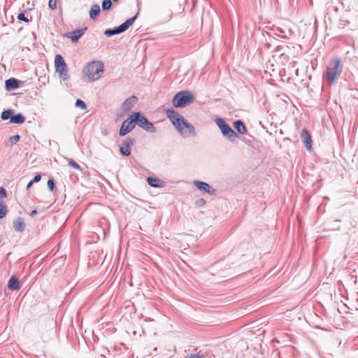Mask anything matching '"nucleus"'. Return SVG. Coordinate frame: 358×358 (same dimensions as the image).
<instances>
[{"mask_svg": "<svg viewBox=\"0 0 358 358\" xmlns=\"http://www.w3.org/2000/svg\"><path fill=\"white\" fill-rule=\"evenodd\" d=\"M194 101V96L189 90H182L176 93L172 100L176 108H184Z\"/></svg>", "mask_w": 358, "mask_h": 358, "instance_id": "4", "label": "nucleus"}, {"mask_svg": "<svg viewBox=\"0 0 358 358\" xmlns=\"http://www.w3.org/2000/svg\"><path fill=\"white\" fill-rule=\"evenodd\" d=\"M301 138L305 147L307 150H310L312 149V139L311 136L306 129H303L301 134Z\"/></svg>", "mask_w": 358, "mask_h": 358, "instance_id": "13", "label": "nucleus"}, {"mask_svg": "<svg viewBox=\"0 0 358 358\" xmlns=\"http://www.w3.org/2000/svg\"><path fill=\"white\" fill-rule=\"evenodd\" d=\"M24 121H25V117L21 113H17L15 115L13 114L12 117L10 118V122L12 124H23L24 122Z\"/></svg>", "mask_w": 358, "mask_h": 358, "instance_id": "20", "label": "nucleus"}, {"mask_svg": "<svg viewBox=\"0 0 358 358\" xmlns=\"http://www.w3.org/2000/svg\"><path fill=\"white\" fill-rule=\"evenodd\" d=\"M13 114L12 109L4 110L1 114V118L3 120H10Z\"/></svg>", "mask_w": 358, "mask_h": 358, "instance_id": "23", "label": "nucleus"}, {"mask_svg": "<svg viewBox=\"0 0 358 358\" xmlns=\"http://www.w3.org/2000/svg\"><path fill=\"white\" fill-rule=\"evenodd\" d=\"M13 228L16 231L22 232L25 229L26 224L22 217H17L13 221Z\"/></svg>", "mask_w": 358, "mask_h": 358, "instance_id": "17", "label": "nucleus"}, {"mask_svg": "<svg viewBox=\"0 0 358 358\" xmlns=\"http://www.w3.org/2000/svg\"><path fill=\"white\" fill-rule=\"evenodd\" d=\"M75 106L76 108H80L83 110L87 109L86 103L81 99H78L75 103Z\"/></svg>", "mask_w": 358, "mask_h": 358, "instance_id": "26", "label": "nucleus"}, {"mask_svg": "<svg viewBox=\"0 0 358 358\" xmlns=\"http://www.w3.org/2000/svg\"><path fill=\"white\" fill-rule=\"evenodd\" d=\"M34 184V181H29V182L27 184V189H29Z\"/></svg>", "mask_w": 358, "mask_h": 358, "instance_id": "35", "label": "nucleus"}, {"mask_svg": "<svg viewBox=\"0 0 358 358\" xmlns=\"http://www.w3.org/2000/svg\"><path fill=\"white\" fill-rule=\"evenodd\" d=\"M233 125H234V129L240 134H244L247 132V128H246L244 122L242 120H238L234 121L233 123Z\"/></svg>", "mask_w": 358, "mask_h": 358, "instance_id": "18", "label": "nucleus"}, {"mask_svg": "<svg viewBox=\"0 0 358 358\" xmlns=\"http://www.w3.org/2000/svg\"><path fill=\"white\" fill-rule=\"evenodd\" d=\"M136 124V117L131 115L127 120H125L120 127L119 135L124 136L131 132Z\"/></svg>", "mask_w": 358, "mask_h": 358, "instance_id": "9", "label": "nucleus"}, {"mask_svg": "<svg viewBox=\"0 0 358 358\" xmlns=\"http://www.w3.org/2000/svg\"><path fill=\"white\" fill-rule=\"evenodd\" d=\"M133 117H136V124L145 131L150 133H155L156 131V129L153 124L140 112L134 113Z\"/></svg>", "mask_w": 358, "mask_h": 358, "instance_id": "8", "label": "nucleus"}, {"mask_svg": "<svg viewBox=\"0 0 358 358\" xmlns=\"http://www.w3.org/2000/svg\"><path fill=\"white\" fill-rule=\"evenodd\" d=\"M206 203V201L204 199H199L197 201H196V204L199 206H201L203 205H204Z\"/></svg>", "mask_w": 358, "mask_h": 358, "instance_id": "34", "label": "nucleus"}, {"mask_svg": "<svg viewBox=\"0 0 358 358\" xmlns=\"http://www.w3.org/2000/svg\"><path fill=\"white\" fill-rule=\"evenodd\" d=\"M343 66L340 58L336 57L327 66L325 73L327 80L329 84H334L342 72Z\"/></svg>", "mask_w": 358, "mask_h": 358, "instance_id": "3", "label": "nucleus"}, {"mask_svg": "<svg viewBox=\"0 0 358 358\" xmlns=\"http://www.w3.org/2000/svg\"><path fill=\"white\" fill-rule=\"evenodd\" d=\"M147 182L149 185L153 187H162L164 184V182L162 180L153 177H148L147 178Z\"/></svg>", "mask_w": 358, "mask_h": 358, "instance_id": "19", "label": "nucleus"}, {"mask_svg": "<svg viewBox=\"0 0 358 358\" xmlns=\"http://www.w3.org/2000/svg\"><path fill=\"white\" fill-rule=\"evenodd\" d=\"M48 6L52 10H55L57 8V0H49Z\"/></svg>", "mask_w": 358, "mask_h": 358, "instance_id": "31", "label": "nucleus"}, {"mask_svg": "<svg viewBox=\"0 0 358 358\" xmlns=\"http://www.w3.org/2000/svg\"><path fill=\"white\" fill-rule=\"evenodd\" d=\"M55 67L56 72L59 73V77L63 80L69 78L66 64L61 55H57L55 57Z\"/></svg>", "mask_w": 358, "mask_h": 358, "instance_id": "7", "label": "nucleus"}, {"mask_svg": "<svg viewBox=\"0 0 358 358\" xmlns=\"http://www.w3.org/2000/svg\"><path fill=\"white\" fill-rule=\"evenodd\" d=\"M48 187L51 192H53L55 188V181L52 178L48 180Z\"/></svg>", "mask_w": 358, "mask_h": 358, "instance_id": "29", "label": "nucleus"}, {"mask_svg": "<svg viewBox=\"0 0 358 358\" xmlns=\"http://www.w3.org/2000/svg\"><path fill=\"white\" fill-rule=\"evenodd\" d=\"M8 288L11 291L19 290L20 289L18 279L13 275L10 278L8 282Z\"/></svg>", "mask_w": 358, "mask_h": 358, "instance_id": "16", "label": "nucleus"}, {"mask_svg": "<svg viewBox=\"0 0 358 358\" xmlns=\"http://www.w3.org/2000/svg\"><path fill=\"white\" fill-rule=\"evenodd\" d=\"M100 7L98 4H94L91 6L90 10V17L92 20H95L100 13Z\"/></svg>", "mask_w": 358, "mask_h": 358, "instance_id": "21", "label": "nucleus"}, {"mask_svg": "<svg viewBox=\"0 0 358 358\" xmlns=\"http://www.w3.org/2000/svg\"><path fill=\"white\" fill-rule=\"evenodd\" d=\"M20 81L16 78H10L6 80L5 86L8 91H13L20 87Z\"/></svg>", "mask_w": 358, "mask_h": 358, "instance_id": "14", "label": "nucleus"}, {"mask_svg": "<svg viewBox=\"0 0 358 358\" xmlns=\"http://www.w3.org/2000/svg\"><path fill=\"white\" fill-rule=\"evenodd\" d=\"M6 197V190L3 187H0V199Z\"/></svg>", "mask_w": 358, "mask_h": 358, "instance_id": "32", "label": "nucleus"}, {"mask_svg": "<svg viewBox=\"0 0 358 358\" xmlns=\"http://www.w3.org/2000/svg\"><path fill=\"white\" fill-rule=\"evenodd\" d=\"M20 139V136L18 134L13 135L9 138V141L11 145L15 144Z\"/></svg>", "mask_w": 358, "mask_h": 358, "instance_id": "28", "label": "nucleus"}, {"mask_svg": "<svg viewBox=\"0 0 358 358\" xmlns=\"http://www.w3.org/2000/svg\"><path fill=\"white\" fill-rule=\"evenodd\" d=\"M114 2H117L118 0H113Z\"/></svg>", "mask_w": 358, "mask_h": 358, "instance_id": "37", "label": "nucleus"}, {"mask_svg": "<svg viewBox=\"0 0 358 358\" xmlns=\"http://www.w3.org/2000/svg\"><path fill=\"white\" fill-rule=\"evenodd\" d=\"M166 115L182 137L186 138L190 136H196L194 126L177 111L173 109H167Z\"/></svg>", "mask_w": 358, "mask_h": 358, "instance_id": "1", "label": "nucleus"}, {"mask_svg": "<svg viewBox=\"0 0 358 358\" xmlns=\"http://www.w3.org/2000/svg\"><path fill=\"white\" fill-rule=\"evenodd\" d=\"M41 174L38 173V174H36L34 177V178L31 180V181H34V183H35V182H39L41 180Z\"/></svg>", "mask_w": 358, "mask_h": 358, "instance_id": "33", "label": "nucleus"}, {"mask_svg": "<svg viewBox=\"0 0 358 358\" xmlns=\"http://www.w3.org/2000/svg\"><path fill=\"white\" fill-rule=\"evenodd\" d=\"M37 214V210H33L31 213H30V216L31 217H34V215H36Z\"/></svg>", "mask_w": 358, "mask_h": 358, "instance_id": "36", "label": "nucleus"}, {"mask_svg": "<svg viewBox=\"0 0 358 358\" xmlns=\"http://www.w3.org/2000/svg\"><path fill=\"white\" fill-rule=\"evenodd\" d=\"M193 184L201 191H203L211 196L216 194V189L206 182L194 180Z\"/></svg>", "mask_w": 358, "mask_h": 358, "instance_id": "11", "label": "nucleus"}, {"mask_svg": "<svg viewBox=\"0 0 358 358\" xmlns=\"http://www.w3.org/2000/svg\"><path fill=\"white\" fill-rule=\"evenodd\" d=\"M138 99L136 96H131L129 98H127L122 104V108L124 111L128 112L131 110V109L133 108V106L136 103Z\"/></svg>", "mask_w": 358, "mask_h": 358, "instance_id": "15", "label": "nucleus"}, {"mask_svg": "<svg viewBox=\"0 0 358 358\" xmlns=\"http://www.w3.org/2000/svg\"><path fill=\"white\" fill-rule=\"evenodd\" d=\"M8 213V207L3 201H0V219L3 218Z\"/></svg>", "mask_w": 358, "mask_h": 358, "instance_id": "22", "label": "nucleus"}, {"mask_svg": "<svg viewBox=\"0 0 358 358\" xmlns=\"http://www.w3.org/2000/svg\"><path fill=\"white\" fill-rule=\"evenodd\" d=\"M139 13L137 12V13L132 17L127 20L124 22L119 25L118 27H114L113 29H108L104 31V34L110 37L115 34H120L121 33L127 31L130 26H131L134 21L136 20Z\"/></svg>", "mask_w": 358, "mask_h": 358, "instance_id": "5", "label": "nucleus"}, {"mask_svg": "<svg viewBox=\"0 0 358 358\" xmlns=\"http://www.w3.org/2000/svg\"><path fill=\"white\" fill-rule=\"evenodd\" d=\"M87 27H84L80 29H76L73 31V32H69L66 34V36L69 38H71L72 42L76 43L81 37L87 31Z\"/></svg>", "mask_w": 358, "mask_h": 358, "instance_id": "12", "label": "nucleus"}, {"mask_svg": "<svg viewBox=\"0 0 358 358\" xmlns=\"http://www.w3.org/2000/svg\"><path fill=\"white\" fill-rule=\"evenodd\" d=\"M112 2L110 0H103L102 2L103 10H108L111 8Z\"/></svg>", "mask_w": 358, "mask_h": 358, "instance_id": "27", "label": "nucleus"}, {"mask_svg": "<svg viewBox=\"0 0 358 358\" xmlns=\"http://www.w3.org/2000/svg\"><path fill=\"white\" fill-rule=\"evenodd\" d=\"M136 143V140L134 138H128L126 140H124L122 145L120 148V152L122 155L123 156H129L131 155V150L130 147L133 145H134Z\"/></svg>", "mask_w": 358, "mask_h": 358, "instance_id": "10", "label": "nucleus"}, {"mask_svg": "<svg viewBox=\"0 0 358 358\" xmlns=\"http://www.w3.org/2000/svg\"><path fill=\"white\" fill-rule=\"evenodd\" d=\"M104 71L103 63L101 61H93L87 64L83 69V73L90 81L98 80Z\"/></svg>", "mask_w": 358, "mask_h": 358, "instance_id": "2", "label": "nucleus"}, {"mask_svg": "<svg viewBox=\"0 0 358 358\" xmlns=\"http://www.w3.org/2000/svg\"><path fill=\"white\" fill-rule=\"evenodd\" d=\"M206 355L201 351L194 354L187 355L185 358H205Z\"/></svg>", "mask_w": 358, "mask_h": 358, "instance_id": "24", "label": "nucleus"}, {"mask_svg": "<svg viewBox=\"0 0 358 358\" xmlns=\"http://www.w3.org/2000/svg\"><path fill=\"white\" fill-rule=\"evenodd\" d=\"M215 123L220 128L222 134L231 142L235 141V140L238 137V134L222 118L217 117L215 119Z\"/></svg>", "mask_w": 358, "mask_h": 358, "instance_id": "6", "label": "nucleus"}, {"mask_svg": "<svg viewBox=\"0 0 358 358\" xmlns=\"http://www.w3.org/2000/svg\"><path fill=\"white\" fill-rule=\"evenodd\" d=\"M17 18L20 21H23V22H29V20L28 19V17H27L25 16L24 13H19L17 17Z\"/></svg>", "mask_w": 358, "mask_h": 358, "instance_id": "30", "label": "nucleus"}, {"mask_svg": "<svg viewBox=\"0 0 358 358\" xmlns=\"http://www.w3.org/2000/svg\"><path fill=\"white\" fill-rule=\"evenodd\" d=\"M68 164H69V166L74 168L75 169L79 170L80 171H82L81 166L72 159H69Z\"/></svg>", "mask_w": 358, "mask_h": 358, "instance_id": "25", "label": "nucleus"}]
</instances>
